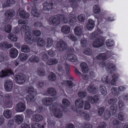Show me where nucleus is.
<instances>
[{
  "instance_id": "1",
  "label": "nucleus",
  "mask_w": 128,
  "mask_h": 128,
  "mask_svg": "<svg viewBox=\"0 0 128 128\" xmlns=\"http://www.w3.org/2000/svg\"><path fill=\"white\" fill-rule=\"evenodd\" d=\"M117 102V100L116 98H111L108 100V103L110 104H112V105L110 107V112L107 111H105L104 115L105 119H108L111 114L113 115L116 112L117 107L116 104Z\"/></svg>"
},
{
  "instance_id": "2",
  "label": "nucleus",
  "mask_w": 128,
  "mask_h": 128,
  "mask_svg": "<svg viewBox=\"0 0 128 128\" xmlns=\"http://www.w3.org/2000/svg\"><path fill=\"white\" fill-rule=\"evenodd\" d=\"M100 30L97 29L96 30L93 32L90 36V37L92 39H94L95 38V41L93 43V46L95 48H98L102 46L104 44V40L100 38H97L98 35L102 33Z\"/></svg>"
},
{
  "instance_id": "3",
  "label": "nucleus",
  "mask_w": 128,
  "mask_h": 128,
  "mask_svg": "<svg viewBox=\"0 0 128 128\" xmlns=\"http://www.w3.org/2000/svg\"><path fill=\"white\" fill-rule=\"evenodd\" d=\"M30 27L26 25H22L21 27L20 30L21 32H26L25 39L26 41L28 44H31L34 40V37L31 35V32L28 31L30 30Z\"/></svg>"
},
{
  "instance_id": "4",
  "label": "nucleus",
  "mask_w": 128,
  "mask_h": 128,
  "mask_svg": "<svg viewBox=\"0 0 128 128\" xmlns=\"http://www.w3.org/2000/svg\"><path fill=\"white\" fill-rule=\"evenodd\" d=\"M111 76L110 75L107 76H103L101 78L102 81L104 84L110 83L112 85H114L115 84L116 81L118 78V75L114 74L112 76H111L112 79L111 81Z\"/></svg>"
},
{
  "instance_id": "5",
  "label": "nucleus",
  "mask_w": 128,
  "mask_h": 128,
  "mask_svg": "<svg viewBox=\"0 0 128 128\" xmlns=\"http://www.w3.org/2000/svg\"><path fill=\"white\" fill-rule=\"evenodd\" d=\"M50 110L51 113L53 114L56 117L60 118L62 116V112L56 106L54 105L50 107Z\"/></svg>"
},
{
  "instance_id": "6",
  "label": "nucleus",
  "mask_w": 128,
  "mask_h": 128,
  "mask_svg": "<svg viewBox=\"0 0 128 128\" xmlns=\"http://www.w3.org/2000/svg\"><path fill=\"white\" fill-rule=\"evenodd\" d=\"M56 47L58 50L62 51L67 48V46L64 42L62 40H60L57 43Z\"/></svg>"
},
{
  "instance_id": "7",
  "label": "nucleus",
  "mask_w": 128,
  "mask_h": 128,
  "mask_svg": "<svg viewBox=\"0 0 128 128\" xmlns=\"http://www.w3.org/2000/svg\"><path fill=\"white\" fill-rule=\"evenodd\" d=\"M56 100L55 98L52 97L45 98H43L42 100V103L46 106H49L51 105L52 103Z\"/></svg>"
},
{
  "instance_id": "8",
  "label": "nucleus",
  "mask_w": 128,
  "mask_h": 128,
  "mask_svg": "<svg viewBox=\"0 0 128 128\" xmlns=\"http://www.w3.org/2000/svg\"><path fill=\"white\" fill-rule=\"evenodd\" d=\"M26 108L25 104L22 102H20L16 106L15 108L16 110L18 112H22Z\"/></svg>"
},
{
  "instance_id": "9",
  "label": "nucleus",
  "mask_w": 128,
  "mask_h": 128,
  "mask_svg": "<svg viewBox=\"0 0 128 128\" xmlns=\"http://www.w3.org/2000/svg\"><path fill=\"white\" fill-rule=\"evenodd\" d=\"M18 14H19L20 17L22 18H27L30 16V14L26 12L22 8H20L18 10Z\"/></svg>"
},
{
  "instance_id": "10",
  "label": "nucleus",
  "mask_w": 128,
  "mask_h": 128,
  "mask_svg": "<svg viewBox=\"0 0 128 128\" xmlns=\"http://www.w3.org/2000/svg\"><path fill=\"white\" fill-rule=\"evenodd\" d=\"M99 97L98 95L92 97L91 96H88L87 99L92 104H94L97 102L99 100Z\"/></svg>"
},
{
  "instance_id": "11",
  "label": "nucleus",
  "mask_w": 128,
  "mask_h": 128,
  "mask_svg": "<svg viewBox=\"0 0 128 128\" xmlns=\"http://www.w3.org/2000/svg\"><path fill=\"white\" fill-rule=\"evenodd\" d=\"M16 80L17 83L20 84L24 83L25 81L24 76L21 74H18L16 77Z\"/></svg>"
},
{
  "instance_id": "12",
  "label": "nucleus",
  "mask_w": 128,
  "mask_h": 128,
  "mask_svg": "<svg viewBox=\"0 0 128 128\" xmlns=\"http://www.w3.org/2000/svg\"><path fill=\"white\" fill-rule=\"evenodd\" d=\"M88 91L92 94L96 93L98 91V88L93 84H90L87 88Z\"/></svg>"
},
{
  "instance_id": "13",
  "label": "nucleus",
  "mask_w": 128,
  "mask_h": 128,
  "mask_svg": "<svg viewBox=\"0 0 128 128\" xmlns=\"http://www.w3.org/2000/svg\"><path fill=\"white\" fill-rule=\"evenodd\" d=\"M4 86L5 90L7 91L10 90L12 87V83L9 80H7L4 82Z\"/></svg>"
},
{
  "instance_id": "14",
  "label": "nucleus",
  "mask_w": 128,
  "mask_h": 128,
  "mask_svg": "<svg viewBox=\"0 0 128 128\" xmlns=\"http://www.w3.org/2000/svg\"><path fill=\"white\" fill-rule=\"evenodd\" d=\"M49 21L50 23L56 26L60 22L59 18L56 17H51L49 19Z\"/></svg>"
},
{
  "instance_id": "15",
  "label": "nucleus",
  "mask_w": 128,
  "mask_h": 128,
  "mask_svg": "<svg viewBox=\"0 0 128 128\" xmlns=\"http://www.w3.org/2000/svg\"><path fill=\"white\" fill-rule=\"evenodd\" d=\"M31 14L34 16L38 17L40 16V14L36 9L35 5L34 4L32 9Z\"/></svg>"
},
{
  "instance_id": "16",
  "label": "nucleus",
  "mask_w": 128,
  "mask_h": 128,
  "mask_svg": "<svg viewBox=\"0 0 128 128\" xmlns=\"http://www.w3.org/2000/svg\"><path fill=\"white\" fill-rule=\"evenodd\" d=\"M5 14L6 18L8 19H10L15 15V13L13 10H9L6 12Z\"/></svg>"
},
{
  "instance_id": "17",
  "label": "nucleus",
  "mask_w": 128,
  "mask_h": 128,
  "mask_svg": "<svg viewBox=\"0 0 128 128\" xmlns=\"http://www.w3.org/2000/svg\"><path fill=\"white\" fill-rule=\"evenodd\" d=\"M68 23L71 25L73 26L75 24L76 18L72 14H70L68 16Z\"/></svg>"
},
{
  "instance_id": "18",
  "label": "nucleus",
  "mask_w": 128,
  "mask_h": 128,
  "mask_svg": "<svg viewBox=\"0 0 128 128\" xmlns=\"http://www.w3.org/2000/svg\"><path fill=\"white\" fill-rule=\"evenodd\" d=\"M53 6V4L52 2L49 3L47 2H45L43 4V9L47 10H48L52 9Z\"/></svg>"
},
{
  "instance_id": "19",
  "label": "nucleus",
  "mask_w": 128,
  "mask_h": 128,
  "mask_svg": "<svg viewBox=\"0 0 128 128\" xmlns=\"http://www.w3.org/2000/svg\"><path fill=\"white\" fill-rule=\"evenodd\" d=\"M18 54L17 50L15 48H12L10 50L9 55L10 56L13 58L16 57Z\"/></svg>"
},
{
  "instance_id": "20",
  "label": "nucleus",
  "mask_w": 128,
  "mask_h": 128,
  "mask_svg": "<svg viewBox=\"0 0 128 128\" xmlns=\"http://www.w3.org/2000/svg\"><path fill=\"white\" fill-rule=\"evenodd\" d=\"M64 59L72 62L76 61L77 58L76 56L73 54H69L66 57H64Z\"/></svg>"
},
{
  "instance_id": "21",
  "label": "nucleus",
  "mask_w": 128,
  "mask_h": 128,
  "mask_svg": "<svg viewBox=\"0 0 128 128\" xmlns=\"http://www.w3.org/2000/svg\"><path fill=\"white\" fill-rule=\"evenodd\" d=\"M14 119L16 122L18 124H20L23 121L24 116L22 115H17L14 116Z\"/></svg>"
},
{
  "instance_id": "22",
  "label": "nucleus",
  "mask_w": 128,
  "mask_h": 128,
  "mask_svg": "<svg viewBox=\"0 0 128 128\" xmlns=\"http://www.w3.org/2000/svg\"><path fill=\"white\" fill-rule=\"evenodd\" d=\"M76 106L78 108H82L84 107V102L83 101L80 99H78L75 102Z\"/></svg>"
},
{
  "instance_id": "23",
  "label": "nucleus",
  "mask_w": 128,
  "mask_h": 128,
  "mask_svg": "<svg viewBox=\"0 0 128 128\" xmlns=\"http://www.w3.org/2000/svg\"><path fill=\"white\" fill-rule=\"evenodd\" d=\"M43 118L42 116L39 114H33L31 118V119L37 122L42 120Z\"/></svg>"
},
{
  "instance_id": "24",
  "label": "nucleus",
  "mask_w": 128,
  "mask_h": 128,
  "mask_svg": "<svg viewBox=\"0 0 128 128\" xmlns=\"http://www.w3.org/2000/svg\"><path fill=\"white\" fill-rule=\"evenodd\" d=\"M8 74H12V72L11 70H2L0 72V77H2L8 75Z\"/></svg>"
},
{
  "instance_id": "25",
  "label": "nucleus",
  "mask_w": 128,
  "mask_h": 128,
  "mask_svg": "<svg viewBox=\"0 0 128 128\" xmlns=\"http://www.w3.org/2000/svg\"><path fill=\"white\" fill-rule=\"evenodd\" d=\"M61 31L65 34H68L70 31V27L67 25H64L62 27Z\"/></svg>"
},
{
  "instance_id": "26",
  "label": "nucleus",
  "mask_w": 128,
  "mask_h": 128,
  "mask_svg": "<svg viewBox=\"0 0 128 128\" xmlns=\"http://www.w3.org/2000/svg\"><path fill=\"white\" fill-rule=\"evenodd\" d=\"M57 59L51 58L48 59L47 62V64L49 65H52L56 64L58 62Z\"/></svg>"
},
{
  "instance_id": "27",
  "label": "nucleus",
  "mask_w": 128,
  "mask_h": 128,
  "mask_svg": "<svg viewBox=\"0 0 128 128\" xmlns=\"http://www.w3.org/2000/svg\"><path fill=\"white\" fill-rule=\"evenodd\" d=\"M82 28L79 26L75 27L74 30L75 34L78 36H80L82 34Z\"/></svg>"
},
{
  "instance_id": "28",
  "label": "nucleus",
  "mask_w": 128,
  "mask_h": 128,
  "mask_svg": "<svg viewBox=\"0 0 128 128\" xmlns=\"http://www.w3.org/2000/svg\"><path fill=\"white\" fill-rule=\"evenodd\" d=\"M88 23L87 26V28L89 30H91L95 26L94 21L92 19H90L88 20Z\"/></svg>"
},
{
  "instance_id": "29",
  "label": "nucleus",
  "mask_w": 128,
  "mask_h": 128,
  "mask_svg": "<svg viewBox=\"0 0 128 128\" xmlns=\"http://www.w3.org/2000/svg\"><path fill=\"white\" fill-rule=\"evenodd\" d=\"M71 107L72 110L76 112L78 116L82 117L83 116L85 112H84L83 110H77L74 106H72Z\"/></svg>"
},
{
  "instance_id": "30",
  "label": "nucleus",
  "mask_w": 128,
  "mask_h": 128,
  "mask_svg": "<svg viewBox=\"0 0 128 128\" xmlns=\"http://www.w3.org/2000/svg\"><path fill=\"white\" fill-rule=\"evenodd\" d=\"M47 95H50L51 96H54L56 94V90L53 88H48L46 91Z\"/></svg>"
},
{
  "instance_id": "31",
  "label": "nucleus",
  "mask_w": 128,
  "mask_h": 128,
  "mask_svg": "<svg viewBox=\"0 0 128 128\" xmlns=\"http://www.w3.org/2000/svg\"><path fill=\"white\" fill-rule=\"evenodd\" d=\"M82 71L83 73H86L88 71V68L87 64L84 62L80 64Z\"/></svg>"
},
{
  "instance_id": "32",
  "label": "nucleus",
  "mask_w": 128,
  "mask_h": 128,
  "mask_svg": "<svg viewBox=\"0 0 128 128\" xmlns=\"http://www.w3.org/2000/svg\"><path fill=\"white\" fill-rule=\"evenodd\" d=\"M12 44H8L6 42H1L0 43V47L2 48L5 47L8 48L12 47Z\"/></svg>"
},
{
  "instance_id": "33",
  "label": "nucleus",
  "mask_w": 128,
  "mask_h": 128,
  "mask_svg": "<svg viewBox=\"0 0 128 128\" xmlns=\"http://www.w3.org/2000/svg\"><path fill=\"white\" fill-rule=\"evenodd\" d=\"M4 116L6 118H10L12 116V113L9 110L7 109L5 110L4 112Z\"/></svg>"
},
{
  "instance_id": "34",
  "label": "nucleus",
  "mask_w": 128,
  "mask_h": 128,
  "mask_svg": "<svg viewBox=\"0 0 128 128\" xmlns=\"http://www.w3.org/2000/svg\"><path fill=\"white\" fill-rule=\"evenodd\" d=\"M8 38L13 42L16 41L18 39V37L13 34H10L8 36Z\"/></svg>"
},
{
  "instance_id": "35",
  "label": "nucleus",
  "mask_w": 128,
  "mask_h": 128,
  "mask_svg": "<svg viewBox=\"0 0 128 128\" xmlns=\"http://www.w3.org/2000/svg\"><path fill=\"white\" fill-rule=\"evenodd\" d=\"M100 8L98 6L95 5L93 6V12L94 13L96 14H98L100 13Z\"/></svg>"
},
{
  "instance_id": "36",
  "label": "nucleus",
  "mask_w": 128,
  "mask_h": 128,
  "mask_svg": "<svg viewBox=\"0 0 128 128\" xmlns=\"http://www.w3.org/2000/svg\"><path fill=\"white\" fill-rule=\"evenodd\" d=\"M28 56L27 55L24 53H22L19 56L18 58L22 61H25L28 58Z\"/></svg>"
},
{
  "instance_id": "37",
  "label": "nucleus",
  "mask_w": 128,
  "mask_h": 128,
  "mask_svg": "<svg viewBox=\"0 0 128 128\" xmlns=\"http://www.w3.org/2000/svg\"><path fill=\"white\" fill-rule=\"evenodd\" d=\"M100 90L102 94L106 95L107 94L106 90V87L104 85H101L100 86Z\"/></svg>"
},
{
  "instance_id": "38",
  "label": "nucleus",
  "mask_w": 128,
  "mask_h": 128,
  "mask_svg": "<svg viewBox=\"0 0 128 128\" xmlns=\"http://www.w3.org/2000/svg\"><path fill=\"white\" fill-rule=\"evenodd\" d=\"M40 59L38 57L35 56H32L30 58L29 61L31 62H38L39 61Z\"/></svg>"
},
{
  "instance_id": "39",
  "label": "nucleus",
  "mask_w": 128,
  "mask_h": 128,
  "mask_svg": "<svg viewBox=\"0 0 128 128\" xmlns=\"http://www.w3.org/2000/svg\"><path fill=\"white\" fill-rule=\"evenodd\" d=\"M37 45L40 46H44L46 44L45 41L42 38H39L37 42Z\"/></svg>"
},
{
  "instance_id": "40",
  "label": "nucleus",
  "mask_w": 128,
  "mask_h": 128,
  "mask_svg": "<svg viewBox=\"0 0 128 128\" xmlns=\"http://www.w3.org/2000/svg\"><path fill=\"white\" fill-rule=\"evenodd\" d=\"M34 97L32 94H30L27 96L26 98L28 102L30 103L34 101Z\"/></svg>"
},
{
  "instance_id": "41",
  "label": "nucleus",
  "mask_w": 128,
  "mask_h": 128,
  "mask_svg": "<svg viewBox=\"0 0 128 128\" xmlns=\"http://www.w3.org/2000/svg\"><path fill=\"white\" fill-rule=\"evenodd\" d=\"M21 51L22 52H27L30 50L29 47L26 45H22L21 48Z\"/></svg>"
},
{
  "instance_id": "42",
  "label": "nucleus",
  "mask_w": 128,
  "mask_h": 128,
  "mask_svg": "<svg viewBox=\"0 0 128 128\" xmlns=\"http://www.w3.org/2000/svg\"><path fill=\"white\" fill-rule=\"evenodd\" d=\"M46 46L47 47H50L53 45V40L51 38H48L46 40Z\"/></svg>"
},
{
  "instance_id": "43",
  "label": "nucleus",
  "mask_w": 128,
  "mask_h": 128,
  "mask_svg": "<svg viewBox=\"0 0 128 128\" xmlns=\"http://www.w3.org/2000/svg\"><path fill=\"white\" fill-rule=\"evenodd\" d=\"M31 127L32 128H44V125L41 126L38 123H34L32 124Z\"/></svg>"
},
{
  "instance_id": "44",
  "label": "nucleus",
  "mask_w": 128,
  "mask_h": 128,
  "mask_svg": "<svg viewBox=\"0 0 128 128\" xmlns=\"http://www.w3.org/2000/svg\"><path fill=\"white\" fill-rule=\"evenodd\" d=\"M106 70H114L115 69V66L112 64H108L106 66Z\"/></svg>"
},
{
  "instance_id": "45",
  "label": "nucleus",
  "mask_w": 128,
  "mask_h": 128,
  "mask_svg": "<svg viewBox=\"0 0 128 128\" xmlns=\"http://www.w3.org/2000/svg\"><path fill=\"white\" fill-rule=\"evenodd\" d=\"M62 104L66 107H69L70 105V103L69 101L66 98L63 99L62 101Z\"/></svg>"
},
{
  "instance_id": "46",
  "label": "nucleus",
  "mask_w": 128,
  "mask_h": 128,
  "mask_svg": "<svg viewBox=\"0 0 128 128\" xmlns=\"http://www.w3.org/2000/svg\"><path fill=\"white\" fill-rule=\"evenodd\" d=\"M11 27L10 25L8 24L5 26L3 28V29L6 32H9L11 30Z\"/></svg>"
},
{
  "instance_id": "47",
  "label": "nucleus",
  "mask_w": 128,
  "mask_h": 128,
  "mask_svg": "<svg viewBox=\"0 0 128 128\" xmlns=\"http://www.w3.org/2000/svg\"><path fill=\"white\" fill-rule=\"evenodd\" d=\"M48 78L49 80L52 81H54L56 79V76L54 73L51 72Z\"/></svg>"
},
{
  "instance_id": "48",
  "label": "nucleus",
  "mask_w": 128,
  "mask_h": 128,
  "mask_svg": "<svg viewBox=\"0 0 128 128\" xmlns=\"http://www.w3.org/2000/svg\"><path fill=\"white\" fill-rule=\"evenodd\" d=\"M90 103L88 100H86L84 102V109L86 110H88L90 108Z\"/></svg>"
},
{
  "instance_id": "49",
  "label": "nucleus",
  "mask_w": 128,
  "mask_h": 128,
  "mask_svg": "<svg viewBox=\"0 0 128 128\" xmlns=\"http://www.w3.org/2000/svg\"><path fill=\"white\" fill-rule=\"evenodd\" d=\"M37 73L40 76H44L45 74L44 71L42 69H38L37 70Z\"/></svg>"
},
{
  "instance_id": "50",
  "label": "nucleus",
  "mask_w": 128,
  "mask_h": 128,
  "mask_svg": "<svg viewBox=\"0 0 128 128\" xmlns=\"http://www.w3.org/2000/svg\"><path fill=\"white\" fill-rule=\"evenodd\" d=\"M79 21L80 22H83L85 20V16L83 14L78 15V18Z\"/></svg>"
},
{
  "instance_id": "51",
  "label": "nucleus",
  "mask_w": 128,
  "mask_h": 128,
  "mask_svg": "<svg viewBox=\"0 0 128 128\" xmlns=\"http://www.w3.org/2000/svg\"><path fill=\"white\" fill-rule=\"evenodd\" d=\"M106 57V54L102 53L100 54L96 57V58L98 59H105Z\"/></svg>"
},
{
  "instance_id": "52",
  "label": "nucleus",
  "mask_w": 128,
  "mask_h": 128,
  "mask_svg": "<svg viewBox=\"0 0 128 128\" xmlns=\"http://www.w3.org/2000/svg\"><path fill=\"white\" fill-rule=\"evenodd\" d=\"M106 44L108 46H111L113 45L114 42L112 40L110 39L106 40Z\"/></svg>"
},
{
  "instance_id": "53",
  "label": "nucleus",
  "mask_w": 128,
  "mask_h": 128,
  "mask_svg": "<svg viewBox=\"0 0 128 128\" xmlns=\"http://www.w3.org/2000/svg\"><path fill=\"white\" fill-rule=\"evenodd\" d=\"M68 38L73 41H76L77 40L76 37L73 34H70L68 36Z\"/></svg>"
},
{
  "instance_id": "54",
  "label": "nucleus",
  "mask_w": 128,
  "mask_h": 128,
  "mask_svg": "<svg viewBox=\"0 0 128 128\" xmlns=\"http://www.w3.org/2000/svg\"><path fill=\"white\" fill-rule=\"evenodd\" d=\"M80 43L82 46L83 47L86 46L88 45L87 42L85 39L82 40L80 41Z\"/></svg>"
},
{
  "instance_id": "55",
  "label": "nucleus",
  "mask_w": 128,
  "mask_h": 128,
  "mask_svg": "<svg viewBox=\"0 0 128 128\" xmlns=\"http://www.w3.org/2000/svg\"><path fill=\"white\" fill-rule=\"evenodd\" d=\"M59 18L60 20H61L62 22L64 23H66L68 22V18L67 19L64 16H60L59 17Z\"/></svg>"
},
{
  "instance_id": "56",
  "label": "nucleus",
  "mask_w": 128,
  "mask_h": 128,
  "mask_svg": "<svg viewBox=\"0 0 128 128\" xmlns=\"http://www.w3.org/2000/svg\"><path fill=\"white\" fill-rule=\"evenodd\" d=\"M48 128H52V127L54 126V122H52V121H51L49 119H48Z\"/></svg>"
},
{
  "instance_id": "57",
  "label": "nucleus",
  "mask_w": 128,
  "mask_h": 128,
  "mask_svg": "<svg viewBox=\"0 0 128 128\" xmlns=\"http://www.w3.org/2000/svg\"><path fill=\"white\" fill-rule=\"evenodd\" d=\"M63 83L64 84H67L70 88H71L73 86L72 82L70 81H65Z\"/></svg>"
},
{
  "instance_id": "58",
  "label": "nucleus",
  "mask_w": 128,
  "mask_h": 128,
  "mask_svg": "<svg viewBox=\"0 0 128 128\" xmlns=\"http://www.w3.org/2000/svg\"><path fill=\"white\" fill-rule=\"evenodd\" d=\"M119 108L121 110L124 109L125 106L124 103L121 100H120L119 102Z\"/></svg>"
},
{
  "instance_id": "59",
  "label": "nucleus",
  "mask_w": 128,
  "mask_h": 128,
  "mask_svg": "<svg viewBox=\"0 0 128 128\" xmlns=\"http://www.w3.org/2000/svg\"><path fill=\"white\" fill-rule=\"evenodd\" d=\"M78 96L81 98H84L86 96V93L82 91H80L79 92L78 94Z\"/></svg>"
},
{
  "instance_id": "60",
  "label": "nucleus",
  "mask_w": 128,
  "mask_h": 128,
  "mask_svg": "<svg viewBox=\"0 0 128 128\" xmlns=\"http://www.w3.org/2000/svg\"><path fill=\"white\" fill-rule=\"evenodd\" d=\"M28 93L30 94H32L34 91V89L32 86L29 87L27 90Z\"/></svg>"
},
{
  "instance_id": "61",
  "label": "nucleus",
  "mask_w": 128,
  "mask_h": 128,
  "mask_svg": "<svg viewBox=\"0 0 128 128\" xmlns=\"http://www.w3.org/2000/svg\"><path fill=\"white\" fill-rule=\"evenodd\" d=\"M118 119L121 121H122L124 119V115L123 113L120 112L118 115Z\"/></svg>"
},
{
  "instance_id": "62",
  "label": "nucleus",
  "mask_w": 128,
  "mask_h": 128,
  "mask_svg": "<svg viewBox=\"0 0 128 128\" xmlns=\"http://www.w3.org/2000/svg\"><path fill=\"white\" fill-rule=\"evenodd\" d=\"M47 53H46V52L44 53H43L41 54L42 56V58L44 61H46L48 58V56L46 54Z\"/></svg>"
},
{
  "instance_id": "63",
  "label": "nucleus",
  "mask_w": 128,
  "mask_h": 128,
  "mask_svg": "<svg viewBox=\"0 0 128 128\" xmlns=\"http://www.w3.org/2000/svg\"><path fill=\"white\" fill-rule=\"evenodd\" d=\"M104 111V107L100 108L98 111V114L99 116H101Z\"/></svg>"
},
{
  "instance_id": "64",
  "label": "nucleus",
  "mask_w": 128,
  "mask_h": 128,
  "mask_svg": "<svg viewBox=\"0 0 128 128\" xmlns=\"http://www.w3.org/2000/svg\"><path fill=\"white\" fill-rule=\"evenodd\" d=\"M34 25L35 26H36L39 28H41L44 27L42 24L40 22H35L34 24Z\"/></svg>"
}]
</instances>
